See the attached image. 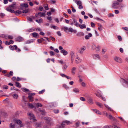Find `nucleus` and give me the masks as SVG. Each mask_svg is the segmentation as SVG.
<instances>
[{"instance_id":"nucleus-6","label":"nucleus","mask_w":128,"mask_h":128,"mask_svg":"<svg viewBox=\"0 0 128 128\" xmlns=\"http://www.w3.org/2000/svg\"><path fill=\"white\" fill-rule=\"evenodd\" d=\"M24 39L23 38L20 37L18 36L15 39L16 41L20 42L23 41Z\"/></svg>"},{"instance_id":"nucleus-24","label":"nucleus","mask_w":128,"mask_h":128,"mask_svg":"<svg viewBox=\"0 0 128 128\" xmlns=\"http://www.w3.org/2000/svg\"><path fill=\"white\" fill-rule=\"evenodd\" d=\"M20 6L21 7H24L25 8H26L28 7V5L27 4H20Z\"/></svg>"},{"instance_id":"nucleus-2","label":"nucleus","mask_w":128,"mask_h":128,"mask_svg":"<svg viewBox=\"0 0 128 128\" xmlns=\"http://www.w3.org/2000/svg\"><path fill=\"white\" fill-rule=\"evenodd\" d=\"M15 121L16 123L20 125V126L21 127H22L24 126V124H22V122L19 120L16 119L15 120Z\"/></svg>"},{"instance_id":"nucleus-15","label":"nucleus","mask_w":128,"mask_h":128,"mask_svg":"<svg viewBox=\"0 0 128 128\" xmlns=\"http://www.w3.org/2000/svg\"><path fill=\"white\" fill-rule=\"evenodd\" d=\"M88 34V35L86 36H85V38L86 40L89 39L90 37H91L92 36V34L90 33H89Z\"/></svg>"},{"instance_id":"nucleus-60","label":"nucleus","mask_w":128,"mask_h":128,"mask_svg":"<svg viewBox=\"0 0 128 128\" xmlns=\"http://www.w3.org/2000/svg\"><path fill=\"white\" fill-rule=\"evenodd\" d=\"M10 76H12L13 75L14 73L12 71H10L9 74Z\"/></svg>"},{"instance_id":"nucleus-50","label":"nucleus","mask_w":128,"mask_h":128,"mask_svg":"<svg viewBox=\"0 0 128 128\" xmlns=\"http://www.w3.org/2000/svg\"><path fill=\"white\" fill-rule=\"evenodd\" d=\"M96 20H98L102 21L103 22V23H105V22L103 20H102V19L100 18H98V17H96Z\"/></svg>"},{"instance_id":"nucleus-43","label":"nucleus","mask_w":128,"mask_h":128,"mask_svg":"<svg viewBox=\"0 0 128 128\" xmlns=\"http://www.w3.org/2000/svg\"><path fill=\"white\" fill-rule=\"evenodd\" d=\"M28 12V9H25L22 12V13H23L27 14Z\"/></svg>"},{"instance_id":"nucleus-21","label":"nucleus","mask_w":128,"mask_h":128,"mask_svg":"<svg viewBox=\"0 0 128 128\" xmlns=\"http://www.w3.org/2000/svg\"><path fill=\"white\" fill-rule=\"evenodd\" d=\"M68 67V66L66 64L62 67V69L64 71H65L67 69Z\"/></svg>"},{"instance_id":"nucleus-1","label":"nucleus","mask_w":128,"mask_h":128,"mask_svg":"<svg viewBox=\"0 0 128 128\" xmlns=\"http://www.w3.org/2000/svg\"><path fill=\"white\" fill-rule=\"evenodd\" d=\"M28 115L30 116V120H32L34 122H36V121L34 115L32 114L28 113Z\"/></svg>"},{"instance_id":"nucleus-42","label":"nucleus","mask_w":128,"mask_h":128,"mask_svg":"<svg viewBox=\"0 0 128 128\" xmlns=\"http://www.w3.org/2000/svg\"><path fill=\"white\" fill-rule=\"evenodd\" d=\"M96 95L97 96H98L99 98H100V97H101L102 96L101 94L100 93L98 92H97V93L96 94Z\"/></svg>"},{"instance_id":"nucleus-3","label":"nucleus","mask_w":128,"mask_h":128,"mask_svg":"<svg viewBox=\"0 0 128 128\" xmlns=\"http://www.w3.org/2000/svg\"><path fill=\"white\" fill-rule=\"evenodd\" d=\"M119 4V3L118 2L115 1L113 3L112 7L114 9H117L118 8L116 7V6L118 5Z\"/></svg>"},{"instance_id":"nucleus-62","label":"nucleus","mask_w":128,"mask_h":128,"mask_svg":"<svg viewBox=\"0 0 128 128\" xmlns=\"http://www.w3.org/2000/svg\"><path fill=\"white\" fill-rule=\"evenodd\" d=\"M3 88L4 89L7 90L8 88V87L7 86L4 85L3 86Z\"/></svg>"},{"instance_id":"nucleus-13","label":"nucleus","mask_w":128,"mask_h":128,"mask_svg":"<svg viewBox=\"0 0 128 128\" xmlns=\"http://www.w3.org/2000/svg\"><path fill=\"white\" fill-rule=\"evenodd\" d=\"M73 20L74 21V24L76 26L78 27L79 26V24L77 22V20L75 18H73Z\"/></svg>"},{"instance_id":"nucleus-54","label":"nucleus","mask_w":128,"mask_h":128,"mask_svg":"<svg viewBox=\"0 0 128 128\" xmlns=\"http://www.w3.org/2000/svg\"><path fill=\"white\" fill-rule=\"evenodd\" d=\"M96 104L98 106H99L100 108H102V105L100 103H99L98 102H96Z\"/></svg>"},{"instance_id":"nucleus-34","label":"nucleus","mask_w":128,"mask_h":128,"mask_svg":"<svg viewBox=\"0 0 128 128\" xmlns=\"http://www.w3.org/2000/svg\"><path fill=\"white\" fill-rule=\"evenodd\" d=\"M63 122L64 123V124L66 123L67 125L70 124H72L71 122H70L67 120L64 121Z\"/></svg>"},{"instance_id":"nucleus-22","label":"nucleus","mask_w":128,"mask_h":128,"mask_svg":"<svg viewBox=\"0 0 128 128\" xmlns=\"http://www.w3.org/2000/svg\"><path fill=\"white\" fill-rule=\"evenodd\" d=\"M70 55L71 57V58H74V52L73 51H71L70 52Z\"/></svg>"},{"instance_id":"nucleus-32","label":"nucleus","mask_w":128,"mask_h":128,"mask_svg":"<svg viewBox=\"0 0 128 128\" xmlns=\"http://www.w3.org/2000/svg\"><path fill=\"white\" fill-rule=\"evenodd\" d=\"M36 128H41L42 125L40 123H37L36 125Z\"/></svg>"},{"instance_id":"nucleus-17","label":"nucleus","mask_w":128,"mask_h":128,"mask_svg":"<svg viewBox=\"0 0 128 128\" xmlns=\"http://www.w3.org/2000/svg\"><path fill=\"white\" fill-rule=\"evenodd\" d=\"M86 50L85 47L84 46L83 48H82L80 50L79 52L80 54H82L83 53V51H85Z\"/></svg>"},{"instance_id":"nucleus-29","label":"nucleus","mask_w":128,"mask_h":128,"mask_svg":"<svg viewBox=\"0 0 128 128\" xmlns=\"http://www.w3.org/2000/svg\"><path fill=\"white\" fill-rule=\"evenodd\" d=\"M65 125V124H64V123L62 122L61 124L57 128H64Z\"/></svg>"},{"instance_id":"nucleus-37","label":"nucleus","mask_w":128,"mask_h":128,"mask_svg":"<svg viewBox=\"0 0 128 128\" xmlns=\"http://www.w3.org/2000/svg\"><path fill=\"white\" fill-rule=\"evenodd\" d=\"M15 3L14 2L12 4L9 6V8H15Z\"/></svg>"},{"instance_id":"nucleus-46","label":"nucleus","mask_w":128,"mask_h":128,"mask_svg":"<svg viewBox=\"0 0 128 128\" xmlns=\"http://www.w3.org/2000/svg\"><path fill=\"white\" fill-rule=\"evenodd\" d=\"M98 30L100 31H102V26L101 24H100V27L98 28Z\"/></svg>"},{"instance_id":"nucleus-49","label":"nucleus","mask_w":128,"mask_h":128,"mask_svg":"<svg viewBox=\"0 0 128 128\" xmlns=\"http://www.w3.org/2000/svg\"><path fill=\"white\" fill-rule=\"evenodd\" d=\"M39 110L42 113V115H44L45 114V111L44 110H41L39 109Z\"/></svg>"},{"instance_id":"nucleus-5","label":"nucleus","mask_w":128,"mask_h":128,"mask_svg":"<svg viewBox=\"0 0 128 128\" xmlns=\"http://www.w3.org/2000/svg\"><path fill=\"white\" fill-rule=\"evenodd\" d=\"M114 60L116 61L119 63H122V60L121 58L117 57L115 58Z\"/></svg>"},{"instance_id":"nucleus-31","label":"nucleus","mask_w":128,"mask_h":128,"mask_svg":"<svg viewBox=\"0 0 128 128\" xmlns=\"http://www.w3.org/2000/svg\"><path fill=\"white\" fill-rule=\"evenodd\" d=\"M34 31H35V30L33 28H31L29 30H26V32H31Z\"/></svg>"},{"instance_id":"nucleus-40","label":"nucleus","mask_w":128,"mask_h":128,"mask_svg":"<svg viewBox=\"0 0 128 128\" xmlns=\"http://www.w3.org/2000/svg\"><path fill=\"white\" fill-rule=\"evenodd\" d=\"M15 13L16 14V15H17V14H22V12L20 11L19 10H17L15 12Z\"/></svg>"},{"instance_id":"nucleus-63","label":"nucleus","mask_w":128,"mask_h":128,"mask_svg":"<svg viewBox=\"0 0 128 128\" xmlns=\"http://www.w3.org/2000/svg\"><path fill=\"white\" fill-rule=\"evenodd\" d=\"M118 40L120 41H121L122 40V37H121V36H118Z\"/></svg>"},{"instance_id":"nucleus-41","label":"nucleus","mask_w":128,"mask_h":128,"mask_svg":"<svg viewBox=\"0 0 128 128\" xmlns=\"http://www.w3.org/2000/svg\"><path fill=\"white\" fill-rule=\"evenodd\" d=\"M73 91L74 92L76 93H78L79 92V90L77 88H74L73 90Z\"/></svg>"},{"instance_id":"nucleus-23","label":"nucleus","mask_w":128,"mask_h":128,"mask_svg":"<svg viewBox=\"0 0 128 128\" xmlns=\"http://www.w3.org/2000/svg\"><path fill=\"white\" fill-rule=\"evenodd\" d=\"M32 35L33 37L37 38H38L37 37L38 36V34L36 32H34L32 33Z\"/></svg>"},{"instance_id":"nucleus-58","label":"nucleus","mask_w":128,"mask_h":128,"mask_svg":"<svg viewBox=\"0 0 128 128\" xmlns=\"http://www.w3.org/2000/svg\"><path fill=\"white\" fill-rule=\"evenodd\" d=\"M100 47L99 46H98L96 48V51H98L100 50Z\"/></svg>"},{"instance_id":"nucleus-61","label":"nucleus","mask_w":128,"mask_h":128,"mask_svg":"<svg viewBox=\"0 0 128 128\" xmlns=\"http://www.w3.org/2000/svg\"><path fill=\"white\" fill-rule=\"evenodd\" d=\"M50 55L51 56H54L55 55V54H54V52H53L52 51L50 52Z\"/></svg>"},{"instance_id":"nucleus-51","label":"nucleus","mask_w":128,"mask_h":128,"mask_svg":"<svg viewBox=\"0 0 128 128\" xmlns=\"http://www.w3.org/2000/svg\"><path fill=\"white\" fill-rule=\"evenodd\" d=\"M63 86L64 87L66 90L69 89V88L68 86H67L65 84H64L63 85Z\"/></svg>"},{"instance_id":"nucleus-28","label":"nucleus","mask_w":128,"mask_h":128,"mask_svg":"<svg viewBox=\"0 0 128 128\" xmlns=\"http://www.w3.org/2000/svg\"><path fill=\"white\" fill-rule=\"evenodd\" d=\"M14 46L15 47V49L17 52H19L21 51L18 48L17 46L16 45H14Z\"/></svg>"},{"instance_id":"nucleus-18","label":"nucleus","mask_w":128,"mask_h":128,"mask_svg":"<svg viewBox=\"0 0 128 128\" xmlns=\"http://www.w3.org/2000/svg\"><path fill=\"white\" fill-rule=\"evenodd\" d=\"M68 31L69 32H74L75 33H76L77 32L76 30H74L73 28H69Z\"/></svg>"},{"instance_id":"nucleus-30","label":"nucleus","mask_w":128,"mask_h":128,"mask_svg":"<svg viewBox=\"0 0 128 128\" xmlns=\"http://www.w3.org/2000/svg\"><path fill=\"white\" fill-rule=\"evenodd\" d=\"M36 104V106L37 108H38L40 107H41L42 106V105L41 104L39 103H38Z\"/></svg>"},{"instance_id":"nucleus-11","label":"nucleus","mask_w":128,"mask_h":128,"mask_svg":"<svg viewBox=\"0 0 128 128\" xmlns=\"http://www.w3.org/2000/svg\"><path fill=\"white\" fill-rule=\"evenodd\" d=\"M93 58L94 59L96 60L97 59H100V57L98 54H94L93 55Z\"/></svg>"},{"instance_id":"nucleus-57","label":"nucleus","mask_w":128,"mask_h":128,"mask_svg":"<svg viewBox=\"0 0 128 128\" xmlns=\"http://www.w3.org/2000/svg\"><path fill=\"white\" fill-rule=\"evenodd\" d=\"M80 100L83 102H84L86 101L85 99L83 97H81L80 98Z\"/></svg>"},{"instance_id":"nucleus-45","label":"nucleus","mask_w":128,"mask_h":128,"mask_svg":"<svg viewBox=\"0 0 128 128\" xmlns=\"http://www.w3.org/2000/svg\"><path fill=\"white\" fill-rule=\"evenodd\" d=\"M27 18L28 20L30 22H32V19L29 17H27Z\"/></svg>"},{"instance_id":"nucleus-35","label":"nucleus","mask_w":128,"mask_h":128,"mask_svg":"<svg viewBox=\"0 0 128 128\" xmlns=\"http://www.w3.org/2000/svg\"><path fill=\"white\" fill-rule=\"evenodd\" d=\"M44 119L48 122H50L51 121V118L48 117L45 118H44Z\"/></svg>"},{"instance_id":"nucleus-8","label":"nucleus","mask_w":128,"mask_h":128,"mask_svg":"<svg viewBox=\"0 0 128 128\" xmlns=\"http://www.w3.org/2000/svg\"><path fill=\"white\" fill-rule=\"evenodd\" d=\"M75 61L76 63L77 64L80 63L81 62L80 58L78 56L76 57Z\"/></svg>"},{"instance_id":"nucleus-53","label":"nucleus","mask_w":128,"mask_h":128,"mask_svg":"<svg viewBox=\"0 0 128 128\" xmlns=\"http://www.w3.org/2000/svg\"><path fill=\"white\" fill-rule=\"evenodd\" d=\"M80 125V123L79 122H77L76 124L75 127L76 128H78L79 127Z\"/></svg>"},{"instance_id":"nucleus-20","label":"nucleus","mask_w":128,"mask_h":128,"mask_svg":"<svg viewBox=\"0 0 128 128\" xmlns=\"http://www.w3.org/2000/svg\"><path fill=\"white\" fill-rule=\"evenodd\" d=\"M38 14H39V16L40 17H44L46 16L45 14L44 13L41 12H39L38 13Z\"/></svg>"},{"instance_id":"nucleus-9","label":"nucleus","mask_w":128,"mask_h":128,"mask_svg":"<svg viewBox=\"0 0 128 128\" xmlns=\"http://www.w3.org/2000/svg\"><path fill=\"white\" fill-rule=\"evenodd\" d=\"M61 53L64 56H66L68 54V52L67 51L63 50L61 51Z\"/></svg>"},{"instance_id":"nucleus-27","label":"nucleus","mask_w":128,"mask_h":128,"mask_svg":"<svg viewBox=\"0 0 128 128\" xmlns=\"http://www.w3.org/2000/svg\"><path fill=\"white\" fill-rule=\"evenodd\" d=\"M34 40H28L26 42V44H30L33 42Z\"/></svg>"},{"instance_id":"nucleus-4","label":"nucleus","mask_w":128,"mask_h":128,"mask_svg":"<svg viewBox=\"0 0 128 128\" xmlns=\"http://www.w3.org/2000/svg\"><path fill=\"white\" fill-rule=\"evenodd\" d=\"M110 120H112L116 122V120L114 117H113L111 114H109L107 116Z\"/></svg>"},{"instance_id":"nucleus-7","label":"nucleus","mask_w":128,"mask_h":128,"mask_svg":"<svg viewBox=\"0 0 128 128\" xmlns=\"http://www.w3.org/2000/svg\"><path fill=\"white\" fill-rule=\"evenodd\" d=\"M88 103L90 104H93V102L92 98L90 97L88 98Z\"/></svg>"},{"instance_id":"nucleus-56","label":"nucleus","mask_w":128,"mask_h":128,"mask_svg":"<svg viewBox=\"0 0 128 128\" xmlns=\"http://www.w3.org/2000/svg\"><path fill=\"white\" fill-rule=\"evenodd\" d=\"M14 46H9V48L11 50H14Z\"/></svg>"},{"instance_id":"nucleus-36","label":"nucleus","mask_w":128,"mask_h":128,"mask_svg":"<svg viewBox=\"0 0 128 128\" xmlns=\"http://www.w3.org/2000/svg\"><path fill=\"white\" fill-rule=\"evenodd\" d=\"M48 4H44L43 6L45 8L46 10H49V8H48Z\"/></svg>"},{"instance_id":"nucleus-16","label":"nucleus","mask_w":128,"mask_h":128,"mask_svg":"<svg viewBox=\"0 0 128 128\" xmlns=\"http://www.w3.org/2000/svg\"><path fill=\"white\" fill-rule=\"evenodd\" d=\"M79 26L81 29H84L86 28V26L84 24H79Z\"/></svg>"},{"instance_id":"nucleus-10","label":"nucleus","mask_w":128,"mask_h":128,"mask_svg":"<svg viewBox=\"0 0 128 128\" xmlns=\"http://www.w3.org/2000/svg\"><path fill=\"white\" fill-rule=\"evenodd\" d=\"M6 10L8 12H10L12 13H14L15 12L14 10L10 8H6Z\"/></svg>"},{"instance_id":"nucleus-25","label":"nucleus","mask_w":128,"mask_h":128,"mask_svg":"<svg viewBox=\"0 0 128 128\" xmlns=\"http://www.w3.org/2000/svg\"><path fill=\"white\" fill-rule=\"evenodd\" d=\"M126 6V5L122 4H121L119 6L120 9L121 10H122Z\"/></svg>"},{"instance_id":"nucleus-19","label":"nucleus","mask_w":128,"mask_h":128,"mask_svg":"<svg viewBox=\"0 0 128 128\" xmlns=\"http://www.w3.org/2000/svg\"><path fill=\"white\" fill-rule=\"evenodd\" d=\"M33 97L30 96H29L28 97V98L29 99V101L30 102L33 101Z\"/></svg>"},{"instance_id":"nucleus-55","label":"nucleus","mask_w":128,"mask_h":128,"mask_svg":"<svg viewBox=\"0 0 128 128\" xmlns=\"http://www.w3.org/2000/svg\"><path fill=\"white\" fill-rule=\"evenodd\" d=\"M5 14L2 13H0V16L2 18H4L5 16Z\"/></svg>"},{"instance_id":"nucleus-12","label":"nucleus","mask_w":128,"mask_h":128,"mask_svg":"<svg viewBox=\"0 0 128 128\" xmlns=\"http://www.w3.org/2000/svg\"><path fill=\"white\" fill-rule=\"evenodd\" d=\"M74 2L78 5H80L82 4V2L78 0H74Z\"/></svg>"},{"instance_id":"nucleus-44","label":"nucleus","mask_w":128,"mask_h":128,"mask_svg":"<svg viewBox=\"0 0 128 128\" xmlns=\"http://www.w3.org/2000/svg\"><path fill=\"white\" fill-rule=\"evenodd\" d=\"M15 126V125L14 124H12L11 123L10 124V128H14Z\"/></svg>"},{"instance_id":"nucleus-38","label":"nucleus","mask_w":128,"mask_h":128,"mask_svg":"<svg viewBox=\"0 0 128 128\" xmlns=\"http://www.w3.org/2000/svg\"><path fill=\"white\" fill-rule=\"evenodd\" d=\"M22 90L24 92H29V90L28 89H27L26 88H22Z\"/></svg>"},{"instance_id":"nucleus-14","label":"nucleus","mask_w":128,"mask_h":128,"mask_svg":"<svg viewBox=\"0 0 128 128\" xmlns=\"http://www.w3.org/2000/svg\"><path fill=\"white\" fill-rule=\"evenodd\" d=\"M77 36L81 37V36H84V34L83 32H78L76 34Z\"/></svg>"},{"instance_id":"nucleus-64","label":"nucleus","mask_w":128,"mask_h":128,"mask_svg":"<svg viewBox=\"0 0 128 128\" xmlns=\"http://www.w3.org/2000/svg\"><path fill=\"white\" fill-rule=\"evenodd\" d=\"M124 82L125 84L128 86V81L124 79H123Z\"/></svg>"},{"instance_id":"nucleus-59","label":"nucleus","mask_w":128,"mask_h":128,"mask_svg":"<svg viewBox=\"0 0 128 128\" xmlns=\"http://www.w3.org/2000/svg\"><path fill=\"white\" fill-rule=\"evenodd\" d=\"M13 37L11 36H10L9 35H8V39H13Z\"/></svg>"},{"instance_id":"nucleus-33","label":"nucleus","mask_w":128,"mask_h":128,"mask_svg":"<svg viewBox=\"0 0 128 128\" xmlns=\"http://www.w3.org/2000/svg\"><path fill=\"white\" fill-rule=\"evenodd\" d=\"M16 86L18 88H20L21 87V86L20 85V84L18 82H16Z\"/></svg>"},{"instance_id":"nucleus-39","label":"nucleus","mask_w":128,"mask_h":128,"mask_svg":"<svg viewBox=\"0 0 128 128\" xmlns=\"http://www.w3.org/2000/svg\"><path fill=\"white\" fill-rule=\"evenodd\" d=\"M12 96L14 98L16 99H17L18 98V96L16 94H14Z\"/></svg>"},{"instance_id":"nucleus-26","label":"nucleus","mask_w":128,"mask_h":128,"mask_svg":"<svg viewBox=\"0 0 128 128\" xmlns=\"http://www.w3.org/2000/svg\"><path fill=\"white\" fill-rule=\"evenodd\" d=\"M76 70V68L75 67L73 68L72 70V73L73 75H74L75 74V71Z\"/></svg>"},{"instance_id":"nucleus-48","label":"nucleus","mask_w":128,"mask_h":128,"mask_svg":"<svg viewBox=\"0 0 128 128\" xmlns=\"http://www.w3.org/2000/svg\"><path fill=\"white\" fill-rule=\"evenodd\" d=\"M45 91V90H42L39 92L38 93L39 94H43L44 93V92Z\"/></svg>"},{"instance_id":"nucleus-52","label":"nucleus","mask_w":128,"mask_h":128,"mask_svg":"<svg viewBox=\"0 0 128 128\" xmlns=\"http://www.w3.org/2000/svg\"><path fill=\"white\" fill-rule=\"evenodd\" d=\"M60 75L63 78H67V76H66L64 74H60Z\"/></svg>"},{"instance_id":"nucleus-47","label":"nucleus","mask_w":128,"mask_h":128,"mask_svg":"<svg viewBox=\"0 0 128 128\" xmlns=\"http://www.w3.org/2000/svg\"><path fill=\"white\" fill-rule=\"evenodd\" d=\"M36 21L38 23H41L42 22V20L39 19V20H36Z\"/></svg>"}]
</instances>
